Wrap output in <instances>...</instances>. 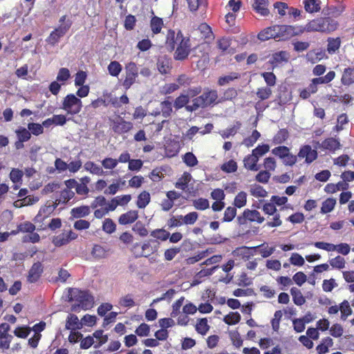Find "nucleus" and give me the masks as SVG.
Wrapping results in <instances>:
<instances>
[{"label":"nucleus","instance_id":"obj_1","mask_svg":"<svg viewBox=\"0 0 354 354\" xmlns=\"http://www.w3.org/2000/svg\"><path fill=\"white\" fill-rule=\"evenodd\" d=\"M72 25L73 21L71 17L67 15L62 16L59 19L58 26L51 31L46 39V42L51 46H55L59 43L60 39L67 33Z\"/></svg>","mask_w":354,"mask_h":354},{"label":"nucleus","instance_id":"obj_2","mask_svg":"<svg viewBox=\"0 0 354 354\" xmlns=\"http://www.w3.org/2000/svg\"><path fill=\"white\" fill-rule=\"evenodd\" d=\"M337 25V21L330 17H322L310 21L306 29L308 31L330 32L336 30Z\"/></svg>","mask_w":354,"mask_h":354},{"label":"nucleus","instance_id":"obj_3","mask_svg":"<svg viewBox=\"0 0 354 354\" xmlns=\"http://www.w3.org/2000/svg\"><path fill=\"white\" fill-rule=\"evenodd\" d=\"M61 108L66 111L68 114L74 115L81 111L82 102L75 94L70 93L64 98Z\"/></svg>","mask_w":354,"mask_h":354},{"label":"nucleus","instance_id":"obj_4","mask_svg":"<svg viewBox=\"0 0 354 354\" xmlns=\"http://www.w3.org/2000/svg\"><path fill=\"white\" fill-rule=\"evenodd\" d=\"M85 249L81 248L82 256L86 259L91 257L95 259L106 257L108 254L109 249L103 247L102 245H84Z\"/></svg>","mask_w":354,"mask_h":354},{"label":"nucleus","instance_id":"obj_5","mask_svg":"<svg viewBox=\"0 0 354 354\" xmlns=\"http://www.w3.org/2000/svg\"><path fill=\"white\" fill-rule=\"evenodd\" d=\"M18 230L23 233H28L23 236L24 243L30 242L32 243H36L39 241V235L37 233L34 232L35 226L30 222H24L19 224L17 227Z\"/></svg>","mask_w":354,"mask_h":354},{"label":"nucleus","instance_id":"obj_6","mask_svg":"<svg viewBox=\"0 0 354 354\" xmlns=\"http://www.w3.org/2000/svg\"><path fill=\"white\" fill-rule=\"evenodd\" d=\"M278 41H285L290 37L299 35L301 30L299 27L290 25H275Z\"/></svg>","mask_w":354,"mask_h":354},{"label":"nucleus","instance_id":"obj_7","mask_svg":"<svg viewBox=\"0 0 354 354\" xmlns=\"http://www.w3.org/2000/svg\"><path fill=\"white\" fill-rule=\"evenodd\" d=\"M126 77L122 82L124 88L129 89L136 82L138 77V68L135 62H130L125 66Z\"/></svg>","mask_w":354,"mask_h":354},{"label":"nucleus","instance_id":"obj_8","mask_svg":"<svg viewBox=\"0 0 354 354\" xmlns=\"http://www.w3.org/2000/svg\"><path fill=\"white\" fill-rule=\"evenodd\" d=\"M190 51V39L189 37H183L178 44L174 57L176 60H184L189 56Z\"/></svg>","mask_w":354,"mask_h":354},{"label":"nucleus","instance_id":"obj_9","mask_svg":"<svg viewBox=\"0 0 354 354\" xmlns=\"http://www.w3.org/2000/svg\"><path fill=\"white\" fill-rule=\"evenodd\" d=\"M248 221L261 223L264 221V218L257 210L246 209L241 215L237 216V222L239 225H243L247 223Z\"/></svg>","mask_w":354,"mask_h":354},{"label":"nucleus","instance_id":"obj_10","mask_svg":"<svg viewBox=\"0 0 354 354\" xmlns=\"http://www.w3.org/2000/svg\"><path fill=\"white\" fill-rule=\"evenodd\" d=\"M297 156L301 158H305V162L310 164L317 158L318 154L317 151L313 149L310 145H306L300 148Z\"/></svg>","mask_w":354,"mask_h":354},{"label":"nucleus","instance_id":"obj_11","mask_svg":"<svg viewBox=\"0 0 354 354\" xmlns=\"http://www.w3.org/2000/svg\"><path fill=\"white\" fill-rule=\"evenodd\" d=\"M183 37L184 36L180 30H178L176 34L174 30H169L166 38L167 48L170 51H173L175 49L176 44L179 43Z\"/></svg>","mask_w":354,"mask_h":354},{"label":"nucleus","instance_id":"obj_12","mask_svg":"<svg viewBox=\"0 0 354 354\" xmlns=\"http://www.w3.org/2000/svg\"><path fill=\"white\" fill-rule=\"evenodd\" d=\"M289 57V53L286 50H280L272 54L269 62L273 67H277L283 63H287L288 62Z\"/></svg>","mask_w":354,"mask_h":354},{"label":"nucleus","instance_id":"obj_13","mask_svg":"<svg viewBox=\"0 0 354 354\" xmlns=\"http://www.w3.org/2000/svg\"><path fill=\"white\" fill-rule=\"evenodd\" d=\"M269 6V0H254L252 8L254 10L263 17H267L270 14L268 8Z\"/></svg>","mask_w":354,"mask_h":354},{"label":"nucleus","instance_id":"obj_14","mask_svg":"<svg viewBox=\"0 0 354 354\" xmlns=\"http://www.w3.org/2000/svg\"><path fill=\"white\" fill-rule=\"evenodd\" d=\"M43 272V267L39 262L35 263L29 270L28 281L30 283L36 282Z\"/></svg>","mask_w":354,"mask_h":354},{"label":"nucleus","instance_id":"obj_15","mask_svg":"<svg viewBox=\"0 0 354 354\" xmlns=\"http://www.w3.org/2000/svg\"><path fill=\"white\" fill-rule=\"evenodd\" d=\"M206 107L217 104L218 93L216 90H207L201 95Z\"/></svg>","mask_w":354,"mask_h":354},{"label":"nucleus","instance_id":"obj_16","mask_svg":"<svg viewBox=\"0 0 354 354\" xmlns=\"http://www.w3.org/2000/svg\"><path fill=\"white\" fill-rule=\"evenodd\" d=\"M258 39L261 41H267L270 39H277V33L275 25L266 28L258 34Z\"/></svg>","mask_w":354,"mask_h":354},{"label":"nucleus","instance_id":"obj_17","mask_svg":"<svg viewBox=\"0 0 354 354\" xmlns=\"http://www.w3.org/2000/svg\"><path fill=\"white\" fill-rule=\"evenodd\" d=\"M138 217V213L136 210H130L120 216L118 222L121 225H127L133 223Z\"/></svg>","mask_w":354,"mask_h":354},{"label":"nucleus","instance_id":"obj_18","mask_svg":"<svg viewBox=\"0 0 354 354\" xmlns=\"http://www.w3.org/2000/svg\"><path fill=\"white\" fill-rule=\"evenodd\" d=\"M259 160L257 157H254L252 153L246 156L243 159V165L245 168L248 170L257 171L259 169L257 165Z\"/></svg>","mask_w":354,"mask_h":354},{"label":"nucleus","instance_id":"obj_19","mask_svg":"<svg viewBox=\"0 0 354 354\" xmlns=\"http://www.w3.org/2000/svg\"><path fill=\"white\" fill-rule=\"evenodd\" d=\"M82 328V322L79 320L77 316L74 314H70L66 320V329L74 330Z\"/></svg>","mask_w":354,"mask_h":354},{"label":"nucleus","instance_id":"obj_20","mask_svg":"<svg viewBox=\"0 0 354 354\" xmlns=\"http://www.w3.org/2000/svg\"><path fill=\"white\" fill-rule=\"evenodd\" d=\"M157 69L162 75L167 74L170 69V59L165 56L160 57L157 61Z\"/></svg>","mask_w":354,"mask_h":354},{"label":"nucleus","instance_id":"obj_21","mask_svg":"<svg viewBox=\"0 0 354 354\" xmlns=\"http://www.w3.org/2000/svg\"><path fill=\"white\" fill-rule=\"evenodd\" d=\"M77 301L81 304V308L87 310L92 307L93 303V297L88 294L87 291H84Z\"/></svg>","mask_w":354,"mask_h":354},{"label":"nucleus","instance_id":"obj_22","mask_svg":"<svg viewBox=\"0 0 354 354\" xmlns=\"http://www.w3.org/2000/svg\"><path fill=\"white\" fill-rule=\"evenodd\" d=\"M90 207L88 206L82 205L73 208L71 211V214L73 218H80L82 217H86L90 214Z\"/></svg>","mask_w":354,"mask_h":354},{"label":"nucleus","instance_id":"obj_23","mask_svg":"<svg viewBox=\"0 0 354 354\" xmlns=\"http://www.w3.org/2000/svg\"><path fill=\"white\" fill-rule=\"evenodd\" d=\"M305 10L309 13L319 12L321 9L319 0H304Z\"/></svg>","mask_w":354,"mask_h":354},{"label":"nucleus","instance_id":"obj_24","mask_svg":"<svg viewBox=\"0 0 354 354\" xmlns=\"http://www.w3.org/2000/svg\"><path fill=\"white\" fill-rule=\"evenodd\" d=\"M133 128V124L131 122H127L122 120L120 122L115 124L114 131L118 133H125L129 132Z\"/></svg>","mask_w":354,"mask_h":354},{"label":"nucleus","instance_id":"obj_25","mask_svg":"<svg viewBox=\"0 0 354 354\" xmlns=\"http://www.w3.org/2000/svg\"><path fill=\"white\" fill-rule=\"evenodd\" d=\"M339 141L333 138L325 139L320 145L321 148L330 151H335L339 148Z\"/></svg>","mask_w":354,"mask_h":354},{"label":"nucleus","instance_id":"obj_26","mask_svg":"<svg viewBox=\"0 0 354 354\" xmlns=\"http://www.w3.org/2000/svg\"><path fill=\"white\" fill-rule=\"evenodd\" d=\"M199 108H206L205 104L204 99L201 95L198 97H195L192 100V104L186 106V110L189 112H193L198 110Z\"/></svg>","mask_w":354,"mask_h":354},{"label":"nucleus","instance_id":"obj_27","mask_svg":"<svg viewBox=\"0 0 354 354\" xmlns=\"http://www.w3.org/2000/svg\"><path fill=\"white\" fill-rule=\"evenodd\" d=\"M192 178V175L189 173L185 172L183 174L182 177L177 180V182L175 184V187L177 189L185 190Z\"/></svg>","mask_w":354,"mask_h":354},{"label":"nucleus","instance_id":"obj_28","mask_svg":"<svg viewBox=\"0 0 354 354\" xmlns=\"http://www.w3.org/2000/svg\"><path fill=\"white\" fill-rule=\"evenodd\" d=\"M342 82L344 85L349 86L354 83V68L344 69L342 77Z\"/></svg>","mask_w":354,"mask_h":354},{"label":"nucleus","instance_id":"obj_29","mask_svg":"<svg viewBox=\"0 0 354 354\" xmlns=\"http://www.w3.org/2000/svg\"><path fill=\"white\" fill-rule=\"evenodd\" d=\"M163 26L162 19L157 16H153L150 21V27L153 34L157 35L160 32Z\"/></svg>","mask_w":354,"mask_h":354},{"label":"nucleus","instance_id":"obj_30","mask_svg":"<svg viewBox=\"0 0 354 354\" xmlns=\"http://www.w3.org/2000/svg\"><path fill=\"white\" fill-rule=\"evenodd\" d=\"M336 205V199L328 198L323 201L320 212L323 214L331 212Z\"/></svg>","mask_w":354,"mask_h":354},{"label":"nucleus","instance_id":"obj_31","mask_svg":"<svg viewBox=\"0 0 354 354\" xmlns=\"http://www.w3.org/2000/svg\"><path fill=\"white\" fill-rule=\"evenodd\" d=\"M150 200L149 193L143 191L138 195L136 205L138 208L143 209L150 203Z\"/></svg>","mask_w":354,"mask_h":354},{"label":"nucleus","instance_id":"obj_32","mask_svg":"<svg viewBox=\"0 0 354 354\" xmlns=\"http://www.w3.org/2000/svg\"><path fill=\"white\" fill-rule=\"evenodd\" d=\"M341 40L339 37L328 38L327 51L329 54H334L340 47Z\"/></svg>","mask_w":354,"mask_h":354},{"label":"nucleus","instance_id":"obj_33","mask_svg":"<svg viewBox=\"0 0 354 354\" xmlns=\"http://www.w3.org/2000/svg\"><path fill=\"white\" fill-rule=\"evenodd\" d=\"M84 169L90 173L98 176H102L104 174L102 168L91 161L86 162L84 165Z\"/></svg>","mask_w":354,"mask_h":354},{"label":"nucleus","instance_id":"obj_34","mask_svg":"<svg viewBox=\"0 0 354 354\" xmlns=\"http://www.w3.org/2000/svg\"><path fill=\"white\" fill-rule=\"evenodd\" d=\"M289 133L286 129H281L272 138L274 145H281L288 138Z\"/></svg>","mask_w":354,"mask_h":354},{"label":"nucleus","instance_id":"obj_35","mask_svg":"<svg viewBox=\"0 0 354 354\" xmlns=\"http://www.w3.org/2000/svg\"><path fill=\"white\" fill-rule=\"evenodd\" d=\"M294 303L297 306H301L306 302V299L302 295L299 289L293 287L290 289Z\"/></svg>","mask_w":354,"mask_h":354},{"label":"nucleus","instance_id":"obj_36","mask_svg":"<svg viewBox=\"0 0 354 354\" xmlns=\"http://www.w3.org/2000/svg\"><path fill=\"white\" fill-rule=\"evenodd\" d=\"M109 73L113 77H118L122 70V65L117 61H111L107 67Z\"/></svg>","mask_w":354,"mask_h":354},{"label":"nucleus","instance_id":"obj_37","mask_svg":"<svg viewBox=\"0 0 354 354\" xmlns=\"http://www.w3.org/2000/svg\"><path fill=\"white\" fill-rule=\"evenodd\" d=\"M24 171L19 169L17 168H13L10 171L9 177L11 181L14 184H21L22 183V178L24 176Z\"/></svg>","mask_w":354,"mask_h":354},{"label":"nucleus","instance_id":"obj_38","mask_svg":"<svg viewBox=\"0 0 354 354\" xmlns=\"http://www.w3.org/2000/svg\"><path fill=\"white\" fill-rule=\"evenodd\" d=\"M183 162L188 167H193L198 165L196 156L192 152H187L183 156Z\"/></svg>","mask_w":354,"mask_h":354},{"label":"nucleus","instance_id":"obj_39","mask_svg":"<svg viewBox=\"0 0 354 354\" xmlns=\"http://www.w3.org/2000/svg\"><path fill=\"white\" fill-rule=\"evenodd\" d=\"M260 136L261 133L257 130L255 129L252 131V135L250 136L243 139L242 143L246 147H251L255 144V142L258 140Z\"/></svg>","mask_w":354,"mask_h":354},{"label":"nucleus","instance_id":"obj_40","mask_svg":"<svg viewBox=\"0 0 354 354\" xmlns=\"http://www.w3.org/2000/svg\"><path fill=\"white\" fill-rule=\"evenodd\" d=\"M15 133L17 139L21 140V141L27 142L31 138V134L28 129H26L25 127H20L17 129H16Z\"/></svg>","mask_w":354,"mask_h":354},{"label":"nucleus","instance_id":"obj_41","mask_svg":"<svg viewBox=\"0 0 354 354\" xmlns=\"http://www.w3.org/2000/svg\"><path fill=\"white\" fill-rule=\"evenodd\" d=\"M270 150V146L268 144L259 145L256 148L252 149V154L254 157H257L258 160L268 153Z\"/></svg>","mask_w":354,"mask_h":354},{"label":"nucleus","instance_id":"obj_42","mask_svg":"<svg viewBox=\"0 0 354 354\" xmlns=\"http://www.w3.org/2000/svg\"><path fill=\"white\" fill-rule=\"evenodd\" d=\"M209 329V326L207 324V319L206 318L199 319L196 325V330L204 335Z\"/></svg>","mask_w":354,"mask_h":354},{"label":"nucleus","instance_id":"obj_43","mask_svg":"<svg viewBox=\"0 0 354 354\" xmlns=\"http://www.w3.org/2000/svg\"><path fill=\"white\" fill-rule=\"evenodd\" d=\"M189 101V96L185 94H181L174 100V106L176 110H178L184 106L186 107V106L188 105L187 104Z\"/></svg>","mask_w":354,"mask_h":354},{"label":"nucleus","instance_id":"obj_44","mask_svg":"<svg viewBox=\"0 0 354 354\" xmlns=\"http://www.w3.org/2000/svg\"><path fill=\"white\" fill-rule=\"evenodd\" d=\"M241 320V315L237 312H231L225 316L223 321L228 325L236 324Z\"/></svg>","mask_w":354,"mask_h":354},{"label":"nucleus","instance_id":"obj_45","mask_svg":"<svg viewBox=\"0 0 354 354\" xmlns=\"http://www.w3.org/2000/svg\"><path fill=\"white\" fill-rule=\"evenodd\" d=\"M290 149L286 146H279L272 149L271 152L273 155L279 157L280 159H283L287 156L289 153Z\"/></svg>","mask_w":354,"mask_h":354},{"label":"nucleus","instance_id":"obj_46","mask_svg":"<svg viewBox=\"0 0 354 354\" xmlns=\"http://www.w3.org/2000/svg\"><path fill=\"white\" fill-rule=\"evenodd\" d=\"M240 77V75L237 73H231L229 75L220 77L218 80V84L220 86H225L230 82L236 80Z\"/></svg>","mask_w":354,"mask_h":354},{"label":"nucleus","instance_id":"obj_47","mask_svg":"<svg viewBox=\"0 0 354 354\" xmlns=\"http://www.w3.org/2000/svg\"><path fill=\"white\" fill-rule=\"evenodd\" d=\"M247 202V194L244 192H240L234 198V205L235 207L241 208L245 205Z\"/></svg>","mask_w":354,"mask_h":354},{"label":"nucleus","instance_id":"obj_48","mask_svg":"<svg viewBox=\"0 0 354 354\" xmlns=\"http://www.w3.org/2000/svg\"><path fill=\"white\" fill-rule=\"evenodd\" d=\"M237 164L234 160H230L227 162L223 163L221 169L225 173H234L237 170Z\"/></svg>","mask_w":354,"mask_h":354},{"label":"nucleus","instance_id":"obj_49","mask_svg":"<svg viewBox=\"0 0 354 354\" xmlns=\"http://www.w3.org/2000/svg\"><path fill=\"white\" fill-rule=\"evenodd\" d=\"M28 129L30 134L34 136H39L44 133L43 126L39 123L30 122L28 124Z\"/></svg>","mask_w":354,"mask_h":354},{"label":"nucleus","instance_id":"obj_50","mask_svg":"<svg viewBox=\"0 0 354 354\" xmlns=\"http://www.w3.org/2000/svg\"><path fill=\"white\" fill-rule=\"evenodd\" d=\"M151 236L160 241H166L170 236L169 232L163 229H157L151 232Z\"/></svg>","mask_w":354,"mask_h":354},{"label":"nucleus","instance_id":"obj_51","mask_svg":"<svg viewBox=\"0 0 354 354\" xmlns=\"http://www.w3.org/2000/svg\"><path fill=\"white\" fill-rule=\"evenodd\" d=\"M162 115L164 118H169L172 113L171 102L169 100H165L160 103Z\"/></svg>","mask_w":354,"mask_h":354},{"label":"nucleus","instance_id":"obj_52","mask_svg":"<svg viewBox=\"0 0 354 354\" xmlns=\"http://www.w3.org/2000/svg\"><path fill=\"white\" fill-rule=\"evenodd\" d=\"M236 215V208L235 207H227L224 212L223 222L232 221Z\"/></svg>","mask_w":354,"mask_h":354},{"label":"nucleus","instance_id":"obj_53","mask_svg":"<svg viewBox=\"0 0 354 354\" xmlns=\"http://www.w3.org/2000/svg\"><path fill=\"white\" fill-rule=\"evenodd\" d=\"M193 205L196 209L205 210L209 207V201L206 198H200L193 201Z\"/></svg>","mask_w":354,"mask_h":354},{"label":"nucleus","instance_id":"obj_54","mask_svg":"<svg viewBox=\"0 0 354 354\" xmlns=\"http://www.w3.org/2000/svg\"><path fill=\"white\" fill-rule=\"evenodd\" d=\"M116 228V225L111 218H105L103 225H102V230L108 233L111 234L115 232Z\"/></svg>","mask_w":354,"mask_h":354},{"label":"nucleus","instance_id":"obj_55","mask_svg":"<svg viewBox=\"0 0 354 354\" xmlns=\"http://www.w3.org/2000/svg\"><path fill=\"white\" fill-rule=\"evenodd\" d=\"M340 310L342 313L341 319L346 320V317L352 313V310L350 307L348 301L344 300L340 305Z\"/></svg>","mask_w":354,"mask_h":354},{"label":"nucleus","instance_id":"obj_56","mask_svg":"<svg viewBox=\"0 0 354 354\" xmlns=\"http://www.w3.org/2000/svg\"><path fill=\"white\" fill-rule=\"evenodd\" d=\"M198 213L192 212L187 214L185 216H180V218L183 220V223L186 225L194 224L198 218Z\"/></svg>","mask_w":354,"mask_h":354},{"label":"nucleus","instance_id":"obj_57","mask_svg":"<svg viewBox=\"0 0 354 354\" xmlns=\"http://www.w3.org/2000/svg\"><path fill=\"white\" fill-rule=\"evenodd\" d=\"M136 23V18L133 15H128L124 19V26L127 30H131L134 28Z\"/></svg>","mask_w":354,"mask_h":354},{"label":"nucleus","instance_id":"obj_58","mask_svg":"<svg viewBox=\"0 0 354 354\" xmlns=\"http://www.w3.org/2000/svg\"><path fill=\"white\" fill-rule=\"evenodd\" d=\"M83 292V290H79L77 288H70L68 289V301H77L80 299V297Z\"/></svg>","mask_w":354,"mask_h":354},{"label":"nucleus","instance_id":"obj_59","mask_svg":"<svg viewBox=\"0 0 354 354\" xmlns=\"http://www.w3.org/2000/svg\"><path fill=\"white\" fill-rule=\"evenodd\" d=\"M86 77H87V74H86V73L85 71H79L75 74V86H83V85H84V83L86 82Z\"/></svg>","mask_w":354,"mask_h":354},{"label":"nucleus","instance_id":"obj_60","mask_svg":"<svg viewBox=\"0 0 354 354\" xmlns=\"http://www.w3.org/2000/svg\"><path fill=\"white\" fill-rule=\"evenodd\" d=\"M143 162L140 159H131L129 162L128 168L130 171H138L141 169Z\"/></svg>","mask_w":354,"mask_h":354},{"label":"nucleus","instance_id":"obj_61","mask_svg":"<svg viewBox=\"0 0 354 354\" xmlns=\"http://www.w3.org/2000/svg\"><path fill=\"white\" fill-rule=\"evenodd\" d=\"M271 176L270 173L267 170L260 171L256 176V180L261 183H267Z\"/></svg>","mask_w":354,"mask_h":354},{"label":"nucleus","instance_id":"obj_62","mask_svg":"<svg viewBox=\"0 0 354 354\" xmlns=\"http://www.w3.org/2000/svg\"><path fill=\"white\" fill-rule=\"evenodd\" d=\"M71 77V73L69 70L67 68H61L57 75V81L59 82H66Z\"/></svg>","mask_w":354,"mask_h":354},{"label":"nucleus","instance_id":"obj_63","mask_svg":"<svg viewBox=\"0 0 354 354\" xmlns=\"http://www.w3.org/2000/svg\"><path fill=\"white\" fill-rule=\"evenodd\" d=\"M261 75L263 77L268 86H272L275 84L277 78L273 73L264 72L261 74Z\"/></svg>","mask_w":354,"mask_h":354},{"label":"nucleus","instance_id":"obj_64","mask_svg":"<svg viewBox=\"0 0 354 354\" xmlns=\"http://www.w3.org/2000/svg\"><path fill=\"white\" fill-rule=\"evenodd\" d=\"M132 230L139 234L140 236H146L148 234V231L144 225L138 221L133 227Z\"/></svg>","mask_w":354,"mask_h":354}]
</instances>
